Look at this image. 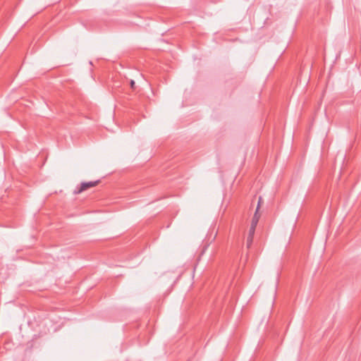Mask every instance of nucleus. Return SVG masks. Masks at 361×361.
Wrapping results in <instances>:
<instances>
[{
	"label": "nucleus",
	"instance_id": "obj_1",
	"mask_svg": "<svg viewBox=\"0 0 361 361\" xmlns=\"http://www.w3.org/2000/svg\"><path fill=\"white\" fill-rule=\"evenodd\" d=\"M99 180H94V181H89V182H82V183H81V184L79 187H77L75 188L73 193L75 195L80 194V193L88 190L90 188L97 185L99 184Z\"/></svg>",
	"mask_w": 361,
	"mask_h": 361
},
{
	"label": "nucleus",
	"instance_id": "obj_2",
	"mask_svg": "<svg viewBox=\"0 0 361 361\" xmlns=\"http://www.w3.org/2000/svg\"><path fill=\"white\" fill-rule=\"evenodd\" d=\"M259 219V215L258 214L257 209H256V212L252 217L250 226H253V227L256 228V226L258 224Z\"/></svg>",
	"mask_w": 361,
	"mask_h": 361
},
{
	"label": "nucleus",
	"instance_id": "obj_3",
	"mask_svg": "<svg viewBox=\"0 0 361 361\" xmlns=\"http://www.w3.org/2000/svg\"><path fill=\"white\" fill-rule=\"evenodd\" d=\"M255 228H255L253 226H250V227L249 233H248V236L249 237H252L253 238L255 232Z\"/></svg>",
	"mask_w": 361,
	"mask_h": 361
},
{
	"label": "nucleus",
	"instance_id": "obj_4",
	"mask_svg": "<svg viewBox=\"0 0 361 361\" xmlns=\"http://www.w3.org/2000/svg\"><path fill=\"white\" fill-rule=\"evenodd\" d=\"M253 238L247 236V247L249 248L252 243Z\"/></svg>",
	"mask_w": 361,
	"mask_h": 361
},
{
	"label": "nucleus",
	"instance_id": "obj_5",
	"mask_svg": "<svg viewBox=\"0 0 361 361\" xmlns=\"http://www.w3.org/2000/svg\"><path fill=\"white\" fill-rule=\"evenodd\" d=\"M130 87L132 89H134L135 88V81L133 80H131L130 82Z\"/></svg>",
	"mask_w": 361,
	"mask_h": 361
},
{
	"label": "nucleus",
	"instance_id": "obj_6",
	"mask_svg": "<svg viewBox=\"0 0 361 361\" xmlns=\"http://www.w3.org/2000/svg\"><path fill=\"white\" fill-rule=\"evenodd\" d=\"M262 201V198L261 197H259V200H258V204H257V211L259 210V206H260V204Z\"/></svg>",
	"mask_w": 361,
	"mask_h": 361
}]
</instances>
